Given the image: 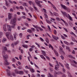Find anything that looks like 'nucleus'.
I'll use <instances>...</instances> for the list:
<instances>
[{"label":"nucleus","mask_w":77,"mask_h":77,"mask_svg":"<svg viewBox=\"0 0 77 77\" xmlns=\"http://www.w3.org/2000/svg\"><path fill=\"white\" fill-rule=\"evenodd\" d=\"M5 35L7 38H8V39H10V38L8 36H9V35H11L10 32H6Z\"/></svg>","instance_id":"5"},{"label":"nucleus","mask_w":77,"mask_h":77,"mask_svg":"<svg viewBox=\"0 0 77 77\" xmlns=\"http://www.w3.org/2000/svg\"><path fill=\"white\" fill-rule=\"evenodd\" d=\"M35 2L36 5L38 6H39L40 8H41L42 5L40 4V1L38 0H35Z\"/></svg>","instance_id":"2"},{"label":"nucleus","mask_w":77,"mask_h":77,"mask_svg":"<svg viewBox=\"0 0 77 77\" xmlns=\"http://www.w3.org/2000/svg\"><path fill=\"white\" fill-rule=\"evenodd\" d=\"M11 60L13 62H15V59L13 58L11 59Z\"/></svg>","instance_id":"37"},{"label":"nucleus","mask_w":77,"mask_h":77,"mask_svg":"<svg viewBox=\"0 0 77 77\" xmlns=\"http://www.w3.org/2000/svg\"><path fill=\"white\" fill-rule=\"evenodd\" d=\"M52 6L53 8H54V9H55V10H57V9H56V8L54 5L53 4H52Z\"/></svg>","instance_id":"32"},{"label":"nucleus","mask_w":77,"mask_h":77,"mask_svg":"<svg viewBox=\"0 0 77 77\" xmlns=\"http://www.w3.org/2000/svg\"><path fill=\"white\" fill-rule=\"evenodd\" d=\"M24 72H26V74H28V71L26 70L24 71Z\"/></svg>","instance_id":"62"},{"label":"nucleus","mask_w":77,"mask_h":77,"mask_svg":"<svg viewBox=\"0 0 77 77\" xmlns=\"http://www.w3.org/2000/svg\"><path fill=\"white\" fill-rule=\"evenodd\" d=\"M31 30H32V31H33V32H35V28H31Z\"/></svg>","instance_id":"44"},{"label":"nucleus","mask_w":77,"mask_h":77,"mask_svg":"<svg viewBox=\"0 0 77 77\" xmlns=\"http://www.w3.org/2000/svg\"><path fill=\"white\" fill-rule=\"evenodd\" d=\"M55 69L57 70L59 68V65H56L55 66Z\"/></svg>","instance_id":"10"},{"label":"nucleus","mask_w":77,"mask_h":77,"mask_svg":"<svg viewBox=\"0 0 77 77\" xmlns=\"http://www.w3.org/2000/svg\"><path fill=\"white\" fill-rule=\"evenodd\" d=\"M34 8L35 9V10H36V11H37V8H36V7H35V5H34L33 6Z\"/></svg>","instance_id":"53"},{"label":"nucleus","mask_w":77,"mask_h":77,"mask_svg":"<svg viewBox=\"0 0 77 77\" xmlns=\"http://www.w3.org/2000/svg\"><path fill=\"white\" fill-rule=\"evenodd\" d=\"M25 68H26V69H30V68H29V67H28V66H25Z\"/></svg>","instance_id":"58"},{"label":"nucleus","mask_w":77,"mask_h":77,"mask_svg":"<svg viewBox=\"0 0 77 77\" xmlns=\"http://www.w3.org/2000/svg\"><path fill=\"white\" fill-rule=\"evenodd\" d=\"M55 40H57L58 39H59V38L57 37H55Z\"/></svg>","instance_id":"51"},{"label":"nucleus","mask_w":77,"mask_h":77,"mask_svg":"<svg viewBox=\"0 0 77 77\" xmlns=\"http://www.w3.org/2000/svg\"><path fill=\"white\" fill-rule=\"evenodd\" d=\"M68 16L69 18V20H71V21H72V17H71V16H70L69 14H68Z\"/></svg>","instance_id":"18"},{"label":"nucleus","mask_w":77,"mask_h":77,"mask_svg":"<svg viewBox=\"0 0 77 77\" xmlns=\"http://www.w3.org/2000/svg\"><path fill=\"white\" fill-rule=\"evenodd\" d=\"M54 33L55 35H56L57 34V31L56 30H54Z\"/></svg>","instance_id":"43"},{"label":"nucleus","mask_w":77,"mask_h":77,"mask_svg":"<svg viewBox=\"0 0 77 77\" xmlns=\"http://www.w3.org/2000/svg\"><path fill=\"white\" fill-rule=\"evenodd\" d=\"M68 12H70V10L69 8H67L66 9V10Z\"/></svg>","instance_id":"30"},{"label":"nucleus","mask_w":77,"mask_h":77,"mask_svg":"<svg viewBox=\"0 0 77 77\" xmlns=\"http://www.w3.org/2000/svg\"><path fill=\"white\" fill-rule=\"evenodd\" d=\"M15 72L16 73H17V74H20V75H23V74H24V72L22 71H15Z\"/></svg>","instance_id":"3"},{"label":"nucleus","mask_w":77,"mask_h":77,"mask_svg":"<svg viewBox=\"0 0 77 77\" xmlns=\"http://www.w3.org/2000/svg\"><path fill=\"white\" fill-rule=\"evenodd\" d=\"M66 26H68V24L66 22H65V23H64Z\"/></svg>","instance_id":"59"},{"label":"nucleus","mask_w":77,"mask_h":77,"mask_svg":"<svg viewBox=\"0 0 77 77\" xmlns=\"http://www.w3.org/2000/svg\"><path fill=\"white\" fill-rule=\"evenodd\" d=\"M19 36L20 38H21L23 36V33H20L19 34Z\"/></svg>","instance_id":"41"},{"label":"nucleus","mask_w":77,"mask_h":77,"mask_svg":"<svg viewBox=\"0 0 77 77\" xmlns=\"http://www.w3.org/2000/svg\"><path fill=\"white\" fill-rule=\"evenodd\" d=\"M61 38L63 39H65V37H64L63 36L61 35Z\"/></svg>","instance_id":"52"},{"label":"nucleus","mask_w":77,"mask_h":77,"mask_svg":"<svg viewBox=\"0 0 77 77\" xmlns=\"http://www.w3.org/2000/svg\"><path fill=\"white\" fill-rule=\"evenodd\" d=\"M25 24L27 27H28V26H29V24H28V23H25Z\"/></svg>","instance_id":"56"},{"label":"nucleus","mask_w":77,"mask_h":77,"mask_svg":"<svg viewBox=\"0 0 77 77\" xmlns=\"http://www.w3.org/2000/svg\"><path fill=\"white\" fill-rule=\"evenodd\" d=\"M46 57L47 58V59H48V60H50V59L49 57H48L46 56Z\"/></svg>","instance_id":"45"},{"label":"nucleus","mask_w":77,"mask_h":77,"mask_svg":"<svg viewBox=\"0 0 77 77\" xmlns=\"http://www.w3.org/2000/svg\"><path fill=\"white\" fill-rule=\"evenodd\" d=\"M7 27L8 31H11V26L9 25H8Z\"/></svg>","instance_id":"7"},{"label":"nucleus","mask_w":77,"mask_h":77,"mask_svg":"<svg viewBox=\"0 0 77 77\" xmlns=\"http://www.w3.org/2000/svg\"><path fill=\"white\" fill-rule=\"evenodd\" d=\"M66 49L68 50V51H70V49H69V47H68V46H66Z\"/></svg>","instance_id":"34"},{"label":"nucleus","mask_w":77,"mask_h":77,"mask_svg":"<svg viewBox=\"0 0 77 77\" xmlns=\"http://www.w3.org/2000/svg\"><path fill=\"white\" fill-rule=\"evenodd\" d=\"M73 62L74 63H75V64L77 65V62L76 61H75V60H73Z\"/></svg>","instance_id":"63"},{"label":"nucleus","mask_w":77,"mask_h":77,"mask_svg":"<svg viewBox=\"0 0 77 77\" xmlns=\"http://www.w3.org/2000/svg\"><path fill=\"white\" fill-rule=\"evenodd\" d=\"M59 64L61 66H62V67L63 68V67H64V66H63V65L60 62H59Z\"/></svg>","instance_id":"40"},{"label":"nucleus","mask_w":77,"mask_h":77,"mask_svg":"<svg viewBox=\"0 0 77 77\" xmlns=\"http://www.w3.org/2000/svg\"><path fill=\"white\" fill-rule=\"evenodd\" d=\"M3 29L4 30L5 32H6L7 30L6 29V26L5 25H4L3 26Z\"/></svg>","instance_id":"12"},{"label":"nucleus","mask_w":77,"mask_h":77,"mask_svg":"<svg viewBox=\"0 0 77 77\" xmlns=\"http://www.w3.org/2000/svg\"><path fill=\"white\" fill-rule=\"evenodd\" d=\"M28 3L30 5H32V2L31 1H29L28 2Z\"/></svg>","instance_id":"39"},{"label":"nucleus","mask_w":77,"mask_h":77,"mask_svg":"<svg viewBox=\"0 0 77 77\" xmlns=\"http://www.w3.org/2000/svg\"><path fill=\"white\" fill-rule=\"evenodd\" d=\"M5 5L6 6H8V7H9V5L8 4V1H6V0H5Z\"/></svg>","instance_id":"22"},{"label":"nucleus","mask_w":77,"mask_h":77,"mask_svg":"<svg viewBox=\"0 0 77 77\" xmlns=\"http://www.w3.org/2000/svg\"><path fill=\"white\" fill-rule=\"evenodd\" d=\"M61 12L62 14H63V15H64V16H66V17H67V15H68V14H67V13H66V12H63L62 11Z\"/></svg>","instance_id":"8"},{"label":"nucleus","mask_w":77,"mask_h":77,"mask_svg":"<svg viewBox=\"0 0 77 77\" xmlns=\"http://www.w3.org/2000/svg\"><path fill=\"white\" fill-rule=\"evenodd\" d=\"M10 39L11 41H14V38H13V37L12 36V35H10Z\"/></svg>","instance_id":"28"},{"label":"nucleus","mask_w":77,"mask_h":77,"mask_svg":"<svg viewBox=\"0 0 77 77\" xmlns=\"http://www.w3.org/2000/svg\"><path fill=\"white\" fill-rule=\"evenodd\" d=\"M52 37L54 39H55V38H56V36L52 35Z\"/></svg>","instance_id":"54"},{"label":"nucleus","mask_w":77,"mask_h":77,"mask_svg":"<svg viewBox=\"0 0 77 77\" xmlns=\"http://www.w3.org/2000/svg\"><path fill=\"white\" fill-rule=\"evenodd\" d=\"M18 68L20 69H23V67L22 66H19Z\"/></svg>","instance_id":"42"},{"label":"nucleus","mask_w":77,"mask_h":77,"mask_svg":"<svg viewBox=\"0 0 77 77\" xmlns=\"http://www.w3.org/2000/svg\"><path fill=\"white\" fill-rule=\"evenodd\" d=\"M13 20V22L14 23H16V22L17 21V20H16V19L14 18L13 20Z\"/></svg>","instance_id":"29"},{"label":"nucleus","mask_w":77,"mask_h":77,"mask_svg":"<svg viewBox=\"0 0 77 77\" xmlns=\"http://www.w3.org/2000/svg\"><path fill=\"white\" fill-rule=\"evenodd\" d=\"M22 46L24 48H28V46L26 45H23Z\"/></svg>","instance_id":"13"},{"label":"nucleus","mask_w":77,"mask_h":77,"mask_svg":"<svg viewBox=\"0 0 77 77\" xmlns=\"http://www.w3.org/2000/svg\"><path fill=\"white\" fill-rule=\"evenodd\" d=\"M29 69L30 70V71L32 73H34V72H35V70L34 69L32 68H30Z\"/></svg>","instance_id":"11"},{"label":"nucleus","mask_w":77,"mask_h":77,"mask_svg":"<svg viewBox=\"0 0 77 77\" xmlns=\"http://www.w3.org/2000/svg\"><path fill=\"white\" fill-rule=\"evenodd\" d=\"M11 24H12L11 27L13 28H14L15 27V25H16V23H14L13 22V20H11L10 22Z\"/></svg>","instance_id":"4"},{"label":"nucleus","mask_w":77,"mask_h":77,"mask_svg":"<svg viewBox=\"0 0 77 77\" xmlns=\"http://www.w3.org/2000/svg\"><path fill=\"white\" fill-rule=\"evenodd\" d=\"M67 73L69 77H72L71 74V73H70L69 72H67Z\"/></svg>","instance_id":"26"},{"label":"nucleus","mask_w":77,"mask_h":77,"mask_svg":"<svg viewBox=\"0 0 77 77\" xmlns=\"http://www.w3.org/2000/svg\"><path fill=\"white\" fill-rule=\"evenodd\" d=\"M53 14L55 16H56V17H58L59 16V14L56 13V12H54Z\"/></svg>","instance_id":"14"},{"label":"nucleus","mask_w":77,"mask_h":77,"mask_svg":"<svg viewBox=\"0 0 77 77\" xmlns=\"http://www.w3.org/2000/svg\"><path fill=\"white\" fill-rule=\"evenodd\" d=\"M55 55H56V56H59V55L58 54V53L57 52H56L55 53Z\"/></svg>","instance_id":"61"},{"label":"nucleus","mask_w":77,"mask_h":77,"mask_svg":"<svg viewBox=\"0 0 77 77\" xmlns=\"http://www.w3.org/2000/svg\"><path fill=\"white\" fill-rule=\"evenodd\" d=\"M22 5L23 6H28L27 5V4L25 2H24L23 3Z\"/></svg>","instance_id":"31"},{"label":"nucleus","mask_w":77,"mask_h":77,"mask_svg":"<svg viewBox=\"0 0 77 77\" xmlns=\"http://www.w3.org/2000/svg\"><path fill=\"white\" fill-rule=\"evenodd\" d=\"M46 21L47 22V23H48V24H51L52 23L50 21V20L47 19L46 20Z\"/></svg>","instance_id":"23"},{"label":"nucleus","mask_w":77,"mask_h":77,"mask_svg":"<svg viewBox=\"0 0 77 77\" xmlns=\"http://www.w3.org/2000/svg\"><path fill=\"white\" fill-rule=\"evenodd\" d=\"M56 74H57L58 75H60V74H62V72H56Z\"/></svg>","instance_id":"15"},{"label":"nucleus","mask_w":77,"mask_h":77,"mask_svg":"<svg viewBox=\"0 0 77 77\" xmlns=\"http://www.w3.org/2000/svg\"><path fill=\"white\" fill-rule=\"evenodd\" d=\"M44 15L45 17V18H48V16H47V14H45Z\"/></svg>","instance_id":"36"},{"label":"nucleus","mask_w":77,"mask_h":77,"mask_svg":"<svg viewBox=\"0 0 77 77\" xmlns=\"http://www.w3.org/2000/svg\"><path fill=\"white\" fill-rule=\"evenodd\" d=\"M40 39H41V41H44V39H43L42 38H40Z\"/></svg>","instance_id":"64"},{"label":"nucleus","mask_w":77,"mask_h":77,"mask_svg":"<svg viewBox=\"0 0 77 77\" xmlns=\"http://www.w3.org/2000/svg\"><path fill=\"white\" fill-rule=\"evenodd\" d=\"M2 56L3 57L4 59L5 60L4 64L5 65H9V63L8 62V60H6V59L8 58V55L7 54H6L5 52L4 51H2Z\"/></svg>","instance_id":"1"},{"label":"nucleus","mask_w":77,"mask_h":77,"mask_svg":"<svg viewBox=\"0 0 77 77\" xmlns=\"http://www.w3.org/2000/svg\"><path fill=\"white\" fill-rule=\"evenodd\" d=\"M6 39L5 38H3V40H2V42H5V41H6Z\"/></svg>","instance_id":"24"},{"label":"nucleus","mask_w":77,"mask_h":77,"mask_svg":"<svg viewBox=\"0 0 77 77\" xmlns=\"http://www.w3.org/2000/svg\"><path fill=\"white\" fill-rule=\"evenodd\" d=\"M27 32H29V33H32V30L28 29L27 30Z\"/></svg>","instance_id":"25"},{"label":"nucleus","mask_w":77,"mask_h":77,"mask_svg":"<svg viewBox=\"0 0 77 77\" xmlns=\"http://www.w3.org/2000/svg\"><path fill=\"white\" fill-rule=\"evenodd\" d=\"M48 46L49 47V48H52V50H54V48H53V47L50 44Z\"/></svg>","instance_id":"21"},{"label":"nucleus","mask_w":77,"mask_h":77,"mask_svg":"<svg viewBox=\"0 0 77 77\" xmlns=\"http://www.w3.org/2000/svg\"><path fill=\"white\" fill-rule=\"evenodd\" d=\"M8 18L9 19H11L12 16H11V13H8Z\"/></svg>","instance_id":"16"},{"label":"nucleus","mask_w":77,"mask_h":77,"mask_svg":"<svg viewBox=\"0 0 77 77\" xmlns=\"http://www.w3.org/2000/svg\"><path fill=\"white\" fill-rule=\"evenodd\" d=\"M20 8L21 9H22V10L24 9V8H23V6H20Z\"/></svg>","instance_id":"50"},{"label":"nucleus","mask_w":77,"mask_h":77,"mask_svg":"<svg viewBox=\"0 0 77 77\" xmlns=\"http://www.w3.org/2000/svg\"><path fill=\"white\" fill-rule=\"evenodd\" d=\"M7 72L8 76H10L11 75V72L8 69L7 70Z\"/></svg>","instance_id":"6"},{"label":"nucleus","mask_w":77,"mask_h":77,"mask_svg":"<svg viewBox=\"0 0 77 77\" xmlns=\"http://www.w3.org/2000/svg\"><path fill=\"white\" fill-rule=\"evenodd\" d=\"M4 50H5V51H7L8 50V49H7V48L6 47H5L4 48Z\"/></svg>","instance_id":"48"},{"label":"nucleus","mask_w":77,"mask_h":77,"mask_svg":"<svg viewBox=\"0 0 77 77\" xmlns=\"http://www.w3.org/2000/svg\"><path fill=\"white\" fill-rule=\"evenodd\" d=\"M71 35H74V36H75V34H74V33L73 32H71Z\"/></svg>","instance_id":"55"},{"label":"nucleus","mask_w":77,"mask_h":77,"mask_svg":"<svg viewBox=\"0 0 77 77\" xmlns=\"http://www.w3.org/2000/svg\"><path fill=\"white\" fill-rule=\"evenodd\" d=\"M60 57L61 58V59H62V60H63V59H64V57L62 55L60 56Z\"/></svg>","instance_id":"47"},{"label":"nucleus","mask_w":77,"mask_h":77,"mask_svg":"<svg viewBox=\"0 0 77 77\" xmlns=\"http://www.w3.org/2000/svg\"><path fill=\"white\" fill-rule=\"evenodd\" d=\"M34 65L36 68H38V69H39V67H38V66L36 64L34 63Z\"/></svg>","instance_id":"38"},{"label":"nucleus","mask_w":77,"mask_h":77,"mask_svg":"<svg viewBox=\"0 0 77 77\" xmlns=\"http://www.w3.org/2000/svg\"><path fill=\"white\" fill-rule=\"evenodd\" d=\"M48 75L49 76H48V77H54L53 75H51V74H50V73H49Z\"/></svg>","instance_id":"35"},{"label":"nucleus","mask_w":77,"mask_h":77,"mask_svg":"<svg viewBox=\"0 0 77 77\" xmlns=\"http://www.w3.org/2000/svg\"><path fill=\"white\" fill-rule=\"evenodd\" d=\"M40 56L42 59H44V60H45V59H46L45 58V57H44V56H43L42 55H40Z\"/></svg>","instance_id":"27"},{"label":"nucleus","mask_w":77,"mask_h":77,"mask_svg":"<svg viewBox=\"0 0 77 77\" xmlns=\"http://www.w3.org/2000/svg\"><path fill=\"white\" fill-rule=\"evenodd\" d=\"M66 66L68 69H69V64L68 63H66Z\"/></svg>","instance_id":"17"},{"label":"nucleus","mask_w":77,"mask_h":77,"mask_svg":"<svg viewBox=\"0 0 77 77\" xmlns=\"http://www.w3.org/2000/svg\"><path fill=\"white\" fill-rule=\"evenodd\" d=\"M25 10L26 12H29V10H28L27 9V8H25Z\"/></svg>","instance_id":"57"},{"label":"nucleus","mask_w":77,"mask_h":77,"mask_svg":"<svg viewBox=\"0 0 77 77\" xmlns=\"http://www.w3.org/2000/svg\"><path fill=\"white\" fill-rule=\"evenodd\" d=\"M18 43H19V42H18V41H17L14 43V45H17V44H18Z\"/></svg>","instance_id":"46"},{"label":"nucleus","mask_w":77,"mask_h":77,"mask_svg":"<svg viewBox=\"0 0 77 77\" xmlns=\"http://www.w3.org/2000/svg\"><path fill=\"white\" fill-rule=\"evenodd\" d=\"M21 57H22V56L20 55L19 56V59L20 60H21L22 59V58Z\"/></svg>","instance_id":"60"},{"label":"nucleus","mask_w":77,"mask_h":77,"mask_svg":"<svg viewBox=\"0 0 77 77\" xmlns=\"http://www.w3.org/2000/svg\"><path fill=\"white\" fill-rule=\"evenodd\" d=\"M64 42L65 44H66V45H69V43L66 42V41H64Z\"/></svg>","instance_id":"19"},{"label":"nucleus","mask_w":77,"mask_h":77,"mask_svg":"<svg viewBox=\"0 0 77 77\" xmlns=\"http://www.w3.org/2000/svg\"><path fill=\"white\" fill-rule=\"evenodd\" d=\"M63 29L64 30H65V31H66V32H68V30H67V29L65 28H63Z\"/></svg>","instance_id":"49"},{"label":"nucleus","mask_w":77,"mask_h":77,"mask_svg":"<svg viewBox=\"0 0 77 77\" xmlns=\"http://www.w3.org/2000/svg\"><path fill=\"white\" fill-rule=\"evenodd\" d=\"M3 36V32H0V38H1Z\"/></svg>","instance_id":"33"},{"label":"nucleus","mask_w":77,"mask_h":77,"mask_svg":"<svg viewBox=\"0 0 77 77\" xmlns=\"http://www.w3.org/2000/svg\"><path fill=\"white\" fill-rule=\"evenodd\" d=\"M61 6L62 8H63L64 9H65V10H66V8H67V7H66L65 5H63L62 4H61Z\"/></svg>","instance_id":"9"},{"label":"nucleus","mask_w":77,"mask_h":77,"mask_svg":"<svg viewBox=\"0 0 77 77\" xmlns=\"http://www.w3.org/2000/svg\"><path fill=\"white\" fill-rule=\"evenodd\" d=\"M45 41L47 44H49V41L48 40V38H46Z\"/></svg>","instance_id":"20"}]
</instances>
